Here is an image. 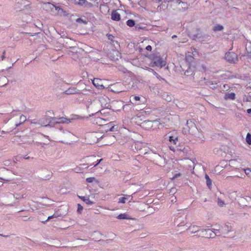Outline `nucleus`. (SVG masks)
Returning <instances> with one entry per match:
<instances>
[{
    "instance_id": "12",
    "label": "nucleus",
    "mask_w": 251,
    "mask_h": 251,
    "mask_svg": "<svg viewBox=\"0 0 251 251\" xmlns=\"http://www.w3.org/2000/svg\"><path fill=\"white\" fill-rule=\"evenodd\" d=\"M194 51H193L192 53L190 52H188V53L186 54L185 59L187 62H188L189 64L192 63V62L194 60V57L193 55H194L195 54L194 52L197 53V51L196 49H194Z\"/></svg>"
},
{
    "instance_id": "11",
    "label": "nucleus",
    "mask_w": 251,
    "mask_h": 251,
    "mask_svg": "<svg viewBox=\"0 0 251 251\" xmlns=\"http://www.w3.org/2000/svg\"><path fill=\"white\" fill-rule=\"evenodd\" d=\"M222 228L223 230V233H227L231 231V226L229 224H226L224 227H221L219 226V228H213L214 230H215L216 231H218L219 232V230H221V228Z\"/></svg>"
},
{
    "instance_id": "27",
    "label": "nucleus",
    "mask_w": 251,
    "mask_h": 251,
    "mask_svg": "<svg viewBox=\"0 0 251 251\" xmlns=\"http://www.w3.org/2000/svg\"><path fill=\"white\" fill-rule=\"evenodd\" d=\"M126 25L130 27H132L135 25V22L133 20H128L126 21Z\"/></svg>"
},
{
    "instance_id": "48",
    "label": "nucleus",
    "mask_w": 251,
    "mask_h": 251,
    "mask_svg": "<svg viewBox=\"0 0 251 251\" xmlns=\"http://www.w3.org/2000/svg\"><path fill=\"white\" fill-rule=\"evenodd\" d=\"M247 112L248 114H251V108L248 109L247 110Z\"/></svg>"
},
{
    "instance_id": "51",
    "label": "nucleus",
    "mask_w": 251,
    "mask_h": 251,
    "mask_svg": "<svg viewBox=\"0 0 251 251\" xmlns=\"http://www.w3.org/2000/svg\"><path fill=\"white\" fill-rule=\"evenodd\" d=\"M0 236H3L4 237H8V235H3L2 234H0Z\"/></svg>"
},
{
    "instance_id": "36",
    "label": "nucleus",
    "mask_w": 251,
    "mask_h": 251,
    "mask_svg": "<svg viewBox=\"0 0 251 251\" xmlns=\"http://www.w3.org/2000/svg\"><path fill=\"white\" fill-rule=\"evenodd\" d=\"M85 202L88 205H92L93 204V201H91L88 198L87 199H85Z\"/></svg>"
},
{
    "instance_id": "26",
    "label": "nucleus",
    "mask_w": 251,
    "mask_h": 251,
    "mask_svg": "<svg viewBox=\"0 0 251 251\" xmlns=\"http://www.w3.org/2000/svg\"><path fill=\"white\" fill-rule=\"evenodd\" d=\"M194 71L192 70V69L191 68V67H189V68L187 70L185 73L184 74L187 75H191L193 74Z\"/></svg>"
},
{
    "instance_id": "41",
    "label": "nucleus",
    "mask_w": 251,
    "mask_h": 251,
    "mask_svg": "<svg viewBox=\"0 0 251 251\" xmlns=\"http://www.w3.org/2000/svg\"><path fill=\"white\" fill-rule=\"evenodd\" d=\"M76 22H78V23H80V22H82V23H84V22L83 21V20L82 19H81V18H78L77 20H76Z\"/></svg>"
},
{
    "instance_id": "9",
    "label": "nucleus",
    "mask_w": 251,
    "mask_h": 251,
    "mask_svg": "<svg viewBox=\"0 0 251 251\" xmlns=\"http://www.w3.org/2000/svg\"><path fill=\"white\" fill-rule=\"evenodd\" d=\"M189 132L191 134H194L197 130V128L194 122L191 120H188L186 123Z\"/></svg>"
},
{
    "instance_id": "28",
    "label": "nucleus",
    "mask_w": 251,
    "mask_h": 251,
    "mask_svg": "<svg viewBox=\"0 0 251 251\" xmlns=\"http://www.w3.org/2000/svg\"><path fill=\"white\" fill-rule=\"evenodd\" d=\"M246 140L249 145H251V134L249 133L247 135Z\"/></svg>"
},
{
    "instance_id": "46",
    "label": "nucleus",
    "mask_w": 251,
    "mask_h": 251,
    "mask_svg": "<svg viewBox=\"0 0 251 251\" xmlns=\"http://www.w3.org/2000/svg\"><path fill=\"white\" fill-rule=\"evenodd\" d=\"M171 201L172 202H175L176 201V197H172V200H171Z\"/></svg>"
},
{
    "instance_id": "40",
    "label": "nucleus",
    "mask_w": 251,
    "mask_h": 251,
    "mask_svg": "<svg viewBox=\"0 0 251 251\" xmlns=\"http://www.w3.org/2000/svg\"><path fill=\"white\" fill-rule=\"evenodd\" d=\"M146 49L147 50H149V51H151L152 49V47H151V46L150 45H148V46H147V47L146 48Z\"/></svg>"
},
{
    "instance_id": "6",
    "label": "nucleus",
    "mask_w": 251,
    "mask_h": 251,
    "mask_svg": "<svg viewBox=\"0 0 251 251\" xmlns=\"http://www.w3.org/2000/svg\"><path fill=\"white\" fill-rule=\"evenodd\" d=\"M165 139H169V141L171 144L174 145H176L178 142V135L176 132H170L168 134L165 135Z\"/></svg>"
},
{
    "instance_id": "2",
    "label": "nucleus",
    "mask_w": 251,
    "mask_h": 251,
    "mask_svg": "<svg viewBox=\"0 0 251 251\" xmlns=\"http://www.w3.org/2000/svg\"><path fill=\"white\" fill-rule=\"evenodd\" d=\"M87 107L88 111L92 112V115L100 111L99 102L97 100L89 101Z\"/></svg>"
},
{
    "instance_id": "19",
    "label": "nucleus",
    "mask_w": 251,
    "mask_h": 251,
    "mask_svg": "<svg viewBox=\"0 0 251 251\" xmlns=\"http://www.w3.org/2000/svg\"><path fill=\"white\" fill-rule=\"evenodd\" d=\"M26 118L25 115H21V116L20 117V122L19 123H15L16 127H18L20 125L23 124L26 121Z\"/></svg>"
},
{
    "instance_id": "44",
    "label": "nucleus",
    "mask_w": 251,
    "mask_h": 251,
    "mask_svg": "<svg viewBox=\"0 0 251 251\" xmlns=\"http://www.w3.org/2000/svg\"><path fill=\"white\" fill-rule=\"evenodd\" d=\"M180 176V174L179 173L176 174L175 175V176L173 177V178H177V177L179 176Z\"/></svg>"
},
{
    "instance_id": "7",
    "label": "nucleus",
    "mask_w": 251,
    "mask_h": 251,
    "mask_svg": "<svg viewBox=\"0 0 251 251\" xmlns=\"http://www.w3.org/2000/svg\"><path fill=\"white\" fill-rule=\"evenodd\" d=\"M225 59L231 63H236L238 60L237 54L233 52H228L226 53L225 54Z\"/></svg>"
},
{
    "instance_id": "55",
    "label": "nucleus",
    "mask_w": 251,
    "mask_h": 251,
    "mask_svg": "<svg viewBox=\"0 0 251 251\" xmlns=\"http://www.w3.org/2000/svg\"><path fill=\"white\" fill-rule=\"evenodd\" d=\"M177 2H178V3H180L181 2H182L181 0H177Z\"/></svg>"
},
{
    "instance_id": "13",
    "label": "nucleus",
    "mask_w": 251,
    "mask_h": 251,
    "mask_svg": "<svg viewBox=\"0 0 251 251\" xmlns=\"http://www.w3.org/2000/svg\"><path fill=\"white\" fill-rule=\"evenodd\" d=\"M188 230L191 233H197V236H198V234H199L201 230V228L197 226H191L189 227Z\"/></svg>"
},
{
    "instance_id": "16",
    "label": "nucleus",
    "mask_w": 251,
    "mask_h": 251,
    "mask_svg": "<svg viewBox=\"0 0 251 251\" xmlns=\"http://www.w3.org/2000/svg\"><path fill=\"white\" fill-rule=\"evenodd\" d=\"M55 10L57 11V14L60 16H66L68 15V13L64 10L59 6H55Z\"/></svg>"
},
{
    "instance_id": "52",
    "label": "nucleus",
    "mask_w": 251,
    "mask_h": 251,
    "mask_svg": "<svg viewBox=\"0 0 251 251\" xmlns=\"http://www.w3.org/2000/svg\"><path fill=\"white\" fill-rule=\"evenodd\" d=\"M176 35H173V36H172V38L173 39L175 38H176Z\"/></svg>"
},
{
    "instance_id": "5",
    "label": "nucleus",
    "mask_w": 251,
    "mask_h": 251,
    "mask_svg": "<svg viewBox=\"0 0 251 251\" xmlns=\"http://www.w3.org/2000/svg\"><path fill=\"white\" fill-rule=\"evenodd\" d=\"M99 105L104 108H109L110 105V99L105 96H100L99 97Z\"/></svg>"
},
{
    "instance_id": "10",
    "label": "nucleus",
    "mask_w": 251,
    "mask_h": 251,
    "mask_svg": "<svg viewBox=\"0 0 251 251\" xmlns=\"http://www.w3.org/2000/svg\"><path fill=\"white\" fill-rule=\"evenodd\" d=\"M74 3L75 4H77L80 6H83L85 7H91L93 4L89 2H88L86 0H74Z\"/></svg>"
},
{
    "instance_id": "22",
    "label": "nucleus",
    "mask_w": 251,
    "mask_h": 251,
    "mask_svg": "<svg viewBox=\"0 0 251 251\" xmlns=\"http://www.w3.org/2000/svg\"><path fill=\"white\" fill-rule=\"evenodd\" d=\"M207 84L209 85L211 88L215 89L217 87V83L216 82H213L211 81H209L207 82Z\"/></svg>"
},
{
    "instance_id": "39",
    "label": "nucleus",
    "mask_w": 251,
    "mask_h": 251,
    "mask_svg": "<svg viewBox=\"0 0 251 251\" xmlns=\"http://www.w3.org/2000/svg\"><path fill=\"white\" fill-rule=\"evenodd\" d=\"M176 192V190L175 188H172L170 190V193L175 194Z\"/></svg>"
},
{
    "instance_id": "49",
    "label": "nucleus",
    "mask_w": 251,
    "mask_h": 251,
    "mask_svg": "<svg viewBox=\"0 0 251 251\" xmlns=\"http://www.w3.org/2000/svg\"><path fill=\"white\" fill-rule=\"evenodd\" d=\"M23 158H25V159H29L30 158V157L25 156H23Z\"/></svg>"
},
{
    "instance_id": "42",
    "label": "nucleus",
    "mask_w": 251,
    "mask_h": 251,
    "mask_svg": "<svg viewBox=\"0 0 251 251\" xmlns=\"http://www.w3.org/2000/svg\"><path fill=\"white\" fill-rule=\"evenodd\" d=\"M5 53V51H4L2 53V55H1V57L2 60H3L5 58V56H4Z\"/></svg>"
},
{
    "instance_id": "15",
    "label": "nucleus",
    "mask_w": 251,
    "mask_h": 251,
    "mask_svg": "<svg viewBox=\"0 0 251 251\" xmlns=\"http://www.w3.org/2000/svg\"><path fill=\"white\" fill-rule=\"evenodd\" d=\"M111 19L116 21H119L120 20L121 15L117 10H114L112 12Z\"/></svg>"
},
{
    "instance_id": "47",
    "label": "nucleus",
    "mask_w": 251,
    "mask_h": 251,
    "mask_svg": "<svg viewBox=\"0 0 251 251\" xmlns=\"http://www.w3.org/2000/svg\"><path fill=\"white\" fill-rule=\"evenodd\" d=\"M101 160H102V159H100L98 161L97 163V164H96L94 165V166H95V167H96V166H97V165H98V164L100 162V161H101Z\"/></svg>"
},
{
    "instance_id": "17",
    "label": "nucleus",
    "mask_w": 251,
    "mask_h": 251,
    "mask_svg": "<svg viewBox=\"0 0 251 251\" xmlns=\"http://www.w3.org/2000/svg\"><path fill=\"white\" fill-rule=\"evenodd\" d=\"M77 90L75 88H70L64 92L67 95H71L77 93Z\"/></svg>"
},
{
    "instance_id": "32",
    "label": "nucleus",
    "mask_w": 251,
    "mask_h": 251,
    "mask_svg": "<svg viewBox=\"0 0 251 251\" xmlns=\"http://www.w3.org/2000/svg\"><path fill=\"white\" fill-rule=\"evenodd\" d=\"M245 174L251 177V170L250 169H247L245 170Z\"/></svg>"
},
{
    "instance_id": "35",
    "label": "nucleus",
    "mask_w": 251,
    "mask_h": 251,
    "mask_svg": "<svg viewBox=\"0 0 251 251\" xmlns=\"http://www.w3.org/2000/svg\"><path fill=\"white\" fill-rule=\"evenodd\" d=\"M57 217V216L55 214H53L52 215V216H49L48 218V219L46 220V221H43L42 222L43 223H46V222H47V221H48L49 220L53 218H56Z\"/></svg>"
},
{
    "instance_id": "1",
    "label": "nucleus",
    "mask_w": 251,
    "mask_h": 251,
    "mask_svg": "<svg viewBox=\"0 0 251 251\" xmlns=\"http://www.w3.org/2000/svg\"><path fill=\"white\" fill-rule=\"evenodd\" d=\"M160 125V123L157 120H154V121H149L146 120L144 121L141 125V126L146 129H154L155 128L158 127Z\"/></svg>"
},
{
    "instance_id": "57",
    "label": "nucleus",
    "mask_w": 251,
    "mask_h": 251,
    "mask_svg": "<svg viewBox=\"0 0 251 251\" xmlns=\"http://www.w3.org/2000/svg\"><path fill=\"white\" fill-rule=\"evenodd\" d=\"M178 221V219H176V223H177V221Z\"/></svg>"
},
{
    "instance_id": "18",
    "label": "nucleus",
    "mask_w": 251,
    "mask_h": 251,
    "mask_svg": "<svg viewBox=\"0 0 251 251\" xmlns=\"http://www.w3.org/2000/svg\"><path fill=\"white\" fill-rule=\"evenodd\" d=\"M224 98L225 100H234L235 99V94L234 93H226L225 95Z\"/></svg>"
},
{
    "instance_id": "54",
    "label": "nucleus",
    "mask_w": 251,
    "mask_h": 251,
    "mask_svg": "<svg viewBox=\"0 0 251 251\" xmlns=\"http://www.w3.org/2000/svg\"><path fill=\"white\" fill-rule=\"evenodd\" d=\"M170 148L171 150H173V151L174 150V148H173V147H170Z\"/></svg>"
},
{
    "instance_id": "30",
    "label": "nucleus",
    "mask_w": 251,
    "mask_h": 251,
    "mask_svg": "<svg viewBox=\"0 0 251 251\" xmlns=\"http://www.w3.org/2000/svg\"><path fill=\"white\" fill-rule=\"evenodd\" d=\"M218 204L221 207H223L225 204L224 201L219 199L218 200Z\"/></svg>"
},
{
    "instance_id": "29",
    "label": "nucleus",
    "mask_w": 251,
    "mask_h": 251,
    "mask_svg": "<svg viewBox=\"0 0 251 251\" xmlns=\"http://www.w3.org/2000/svg\"><path fill=\"white\" fill-rule=\"evenodd\" d=\"M106 121H107V120H106V119H104L102 118H98L97 119V123H98L99 122L100 125H102V124H104V122Z\"/></svg>"
},
{
    "instance_id": "50",
    "label": "nucleus",
    "mask_w": 251,
    "mask_h": 251,
    "mask_svg": "<svg viewBox=\"0 0 251 251\" xmlns=\"http://www.w3.org/2000/svg\"><path fill=\"white\" fill-rule=\"evenodd\" d=\"M31 123L32 124H34L38 125V122H35L32 121Z\"/></svg>"
},
{
    "instance_id": "23",
    "label": "nucleus",
    "mask_w": 251,
    "mask_h": 251,
    "mask_svg": "<svg viewBox=\"0 0 251 251\" xmlns=\"http://www.w3.org/2000/svg\"><path fill=\"white\" fill-rule=\"evenodd\" d=\"M117 218L118 219H130L129 217H128V216L125 213L120 214V215H119L117 216Z\"/></svg>"
},
{
    "instance_id": "43",
    "label": "nucleus",
    "mask_w": 251,
    "mask_h": 251,
    "mask_svg": "<svg viewBox=\"0 0 251 251\" xmlns=\"http://www.w3.org/2000/svg\"><path fill=\"white\" fill-rule=\"evenodd\" d=\"M82 210V207L79 204H78V210Z\"/></svg>"
},
{
    "instance_id": "33",
    "label": "nucleus",
    "mask_w": 251,
    "mask_h": 251,
    "mask_svg": "<svg viewBox=\"0 0 251 251\" xmlns=\"http://www.w3.org/2000/svg\"><path fill=\"white\" fill-rule=\"evenodd\" d=\"M126 198L125 197L120 198L119 199L118 202L122 203H125L126 202Z\"/></svg>"
},
{
    "instance_id": "25",
    "label": "nucleus",
    "mask_w": 251,
    "mask_h": 251,
    "mask_svg": "<svg viewBox=\"0 0 251 251\" xmlns=\"http://www.w3.org/2000/svg\"><path fill=\"white\" fill-rule=\"evenodd\" d=\"M224 29V26L220 25H216L213 28L215 31H222Z\"/></svg>"
},
{
    "instance_id": "53",
    "label": "nucleus",
    "mask_w": 251,
    "mask_h": 251,
    "mask_svg": "<svg viewBox=\"0 0 251 251\" xmlns=\"http://www.w3.org/2000/svg\"><path fill=\"white\" fill-rule=\"evenodd\" d=\"M108 138H112V139H114V137L113 136H109V137H108Z\"/></svg>"
},
{
    "instance_id": "31",
    "label": "nucleus",
    "mask_w": 251,
    "mask_h": 251,
    "mask_svg": "<svg viewBox=\"0 0 251 251\" xmlns=\"http://www.w3.org/2000/svg\"><path fill=\"white\" fill-rule=\"evenodd\" d=\"M95 180H96V179L94 177H88L86 178V181L89 183H91Z\"/></svg>"
},
{
    "instance_id": "38",
    "label": "nucleus",
    "mask_w": 251,
    "mask_h": 251,
    "mask_svg": "<svg viewBox=\"0 0 251 251\" xmlns=\"http://www.w3.org/2000/svg\"><path fill=\"white\" fill-rule=\"evenodd\" d=\"M133 100L135 101H139L140 100V97L139 96H134L133 98Z\"/></svg>"
},
{
    "instance_id": "21",
    "label": "nucleus",
    "mask_w": 251,
    "mask_h": 251,
    "mask_svg": "<svg viewBox=\"0 0 251 251\" xmlns=\"http://www.w3.org/2000/svg\"><path fill=\"white\" fill-rule=\"evenodd\" d=\"M205 178L206 179V182L207 186L209 188H210L212 186L211 180L210 179L209 176L207 174L205 175Z\"/></svg>"
},
{
    "instance_id": "24",
    "label": "nucleus",
    "mask_w": 251,
    "mask_h": 251,
    "mask_svg": "<svg viewBox=\"0 0 251 251\" xmlns=\"http://www.w3.org/2000/svg\"><path fill=\"white\" fill-rule=\"evenodd\" d=\"M162 97L164 99L168 101H171L172 100V97L171 95H168L167 93H164L162 95Z\"/></svg>"
},
{
    "instance_id": "34",
    "label": "nucleus",
    "mask_w": 251,
    "mask_h": 251,
    "mask_svg": "<svg viewBox=\"0 0 251 251\" xmlns=\"http://www.w3.org/2000/svg\"><path fill=\"white\" fill-rule=\"evenodd\" d=\"M246 50L248 53L251 56V44L246 47Z\"/></svg>"
},
{
    "instance_id": "4",
    "label": "nucleus",
    "mask_w": 251,
    "mask_h": 251,
    "mask_svg": "<svg viewBox=\"0 0 251 251\" xmlns=\"http://www.w3.org/2000/svg\"><path fill=\"white\" fill-rule=\"evenodd\" d=\"M50 123V124H69L71 122V120L64 117L56 118L50 117L49 119Z\"/></svg>"
},
{
    "instance_id": "3",
    "label": "nucleus",
    "mask_w": 251,
    "mask_h": 251,
    "mask_svg": "<svg viewBox=\"0 0 251 251\" xmlns=\"http://www.w3.org/2000/svg\"><path fill=\"white\" fill-rule=\"evenodd\" d=\"M214 229L211 230L210 229H201L200 233L198 234V236L203 237L205 238H214L217 234L218 232H215Z\"/></svg>"
},
{
    "instance_id": "14",
    "label": "nucleus",
    "mask_w": 251,
    "mask_h": 251,
    "mask_svg": "<svg viewBox=\"0 0 251 251\" xmlns=\"http://www.w3.org/2000/svg\"><path fill=\"white\" fill-rule=\"evenodd\" d=\"M93 83L95 86L99 89H103L104 88L100 79L97 78H94L93 80Z\"/></svg>"
},
{
    "instance_id": "37",
    "label": "nucleus",
    "mask_w": 251,
    "mask_h": 251,
    "mask_svg": "<svg viewBox=\"0 0 251 251\" xmlns=\"http://www.w3.org/2000/svg\"><path fill=\"white\" fill-rule=\"evenodd\" d=\"M107 36L108 39L109 40H111V41L114 42V36H113L111 34H107Z\"/></svg>"
},
{
    "instance_id": "45",
    "label": "nucleus",
    "mask_w": 251,
    "mask_h": 251,
    "mask_svg": "<svg viewBox=\"0 0 251 251\" xmlns=\"http://www.w3.org/2000/svg\"><path fill=\"white\" fill-rule=\"evenodd\" d=\"M88 197H81V199L82 200H83L84 202L85 201V199H87Z\"/></svg>"
},
{
    "instance_id": "8",
    "label": "nucleus",
    "mask_w": 251,
    "mask_h": 251,
    "mask_svg": "<svg viewBox=\"0 0 251 251\" xmlns=\"http://www.w3.org/2000/svg\"><path fill=\"white\" fill-rule=\"evenodd\" d=\"M151 66H158L162 68L166 65V62L164 61L160 56L155 57L151 62Z\"/></svg>"
},
{
    "instance_id": "20",
    "label": "nucleus",
    "mask_w": 251,
    "mask_h": 251,
    "mask_svg": "<svg viewBox=\"0 0 251 251\" xmlns=\"http://www.w3.org/2000/svg\"><path fill=\"white\" fill-rule=\"evenodd\" d=\"M46 122H47V120L46 119L45 120ZM47 122H45V120H43V119H40L38 122V124L39 125H41V126H50V123H49V124H46Z\"/></svg>"
},
{
    "instance_id": "56",
    "label": "nucleus",
    "mask_w": 251,
    "mask_h": 251,
    "mask_svg": "<svg viewBox=\"0 0 251 251\" xmlns=\"http://www.w3.org/2000/svg\"><path fill=\"white\" fill-rule=\"evenodd\" d=\"M18 156H17V157H15V159H16L17 161H18V159H17V158H18Z\"/></svg>"
}]
</instances>
